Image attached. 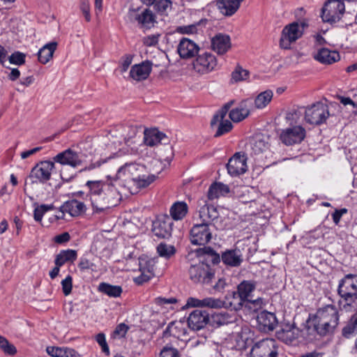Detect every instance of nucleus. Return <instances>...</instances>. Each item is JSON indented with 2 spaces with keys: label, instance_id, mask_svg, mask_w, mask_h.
<instances>
[{
  "label": "nucleus",
  "instance_id": "ddd939ff",
  "mask_svg": "<svg viewBox=\"0 0 357 357\" xmlns=\"http://www.w3.org/2000/svg\"><path fill=\"white\" fill-rule=\"evenodd\" d=\"M129 18L131 22H137L141 29H149L154 26L156 23L155 15L149 8H146L140 13L135 10H130L129 11Z\"/></svg>",
  "mask_w": 357,
  "mask_h": 357
},
{
  "label": "nucleus",
  "instance_id": "79ce46f5",
  "mask_svg": "<svg viewBox=\"0 0 357 357\" xmlns=\"http://www.w3.org/2000/svg\"><path fill=\"white\" fill-rule=\"evenodd\" d=\"M273 93L271 90H266L258 94L255 99V106L257 109L266 107L273 98Z\"/></svg>",
  "mask_w": 357,
  "mask_h": 357
},
{
  "label": "nucleus",
  "instance_id": "bb28decb",
  "mask_svg": "<svg viewBox=\"0 0 357 357\" xmlns=\"http://www.w3.org/2000/svg\"><path fill=\"white\" fill-rule=\"evenodd\" d=\"M256 283L254 281L243 280L237 287V291H232L234 298L239 297L240 303L245 302L250 294L255 289Z\"/></svg>",
  "mask_w": 357,
  "mask_h": 357
},
{
  "label": "nucleus",
  "instance_id": "4d7b16f0",
  "mask_svg": "<svg viewBox=\"0 0 357 357\" xmlns=\"http://www.w3.org/2000/svg\"><path fill=\"white\" fill-rule=\"evenodd\" d=\"M197 26L198 24L180 26L176 28V31L177 33L181 34H194L197 32Z\"/></svg>",
  "mask_w": 357,
  "mask_h": 357
},
{
  "label": "nucleus",
  "instance_id": "72a5a7b5",
  "mask_svg": "<svg viewBox=\"0 0 357 357\" xmlns=\"http://www.w3.org/2000/svg\"><path fill=\"white\" fill-rule=\"evenodd\" d=\"M188 206L184 202H176L170 208L169 213L173 220H182L188 213Z\"/></svg>",
  "mask_w": 357,
  "mask_h": 357
},
{
  "label": "nucleus",
  "instance_id": "aec40b11",
  "mask_svg": "<svg viewBox=\"0 0 357 357\" xmlns=\"http://www.w3.org/2000/svg\"><path fill=\"white\" fill-rule=\"evenodd\" d=\"M199 47L193 40L182 38L178 45L177 52L181 58L189 59L198 54Z\"/></svg>",
  "mask_w": 357,
  "mask_h": 357
},
{
  "label": "nucleus",
  "instance_id": "5701e85b",
  "mask_svg": "<svg viewBox=\"0 0 357 357\" xmlns=\"http://www.w3.org/2000/svg\"><path fill=\"white\" fill-rule=\"evenodd\" d=\"M54 161L61 165H68L73 167L82 164V160L79 155L76 152L73 151L70 149L58 153L54 157Z\"/></svg>",
  "mask_w": 357,
  "mask_h": 357
},
{
  "label": "nucleus",
  "instance_id": "7c9ffc66",
  "mask_svg": "<svg viewBox=\"0 0 357 357\" xmlns=\"http://www.w3.org/2000/svg\"><path fill=\"white\" fill-rule=\"evenodd\" d=\"M277 337L286 344H291L299 335L298 328L294 326H286L276 333Z\"/></svg>",
  "mask_w": 357,
  "mask_h": 357
},
{
  "label": "nucleus",
  "instance_id": "e433bc0d",
  "mask_svg": "<svg viewBox=\"0 0 357 357\" xmlns=\"http://www.w3.org/2000/svg\"><path fill=\"white\" fill-rule=\"evenodd\" d=\"M249 114L250 110L246 105V101H243L238 107L230 111L229 116L234 122H240L245 119Z\"/></svg>",
  "mask_w": 357,
  "mask_h": 357
},
{
  "label": "nucleus",
  "instance_id": "f03ea898",
  "mask_svg": "<svg viewBox=\"0 0 357 357\" xmlns=\"http://www.w3.org/2000/svg\"><path fill=\"white\" fill-rule=\"evenodd\" d=\"M337 293L341 298L340 302L344 303V307L355 303L357 301V275H346L339 282Z\"/></svg>",
  "mask_w": 357,
  "mask_h": 357
},
{
  "label": "nucleus",
  "instance_id": "393cba45",
  "mask_svg": "<svg viewBox=\"0 0 357 357\" xmlns=\"http://www.w3.org/2000/svg\"><path fill=\"white\" fill-rule=\"evenodd\" d=\"M224 305V302L220 299L213 298L211 297L205 298L204 299H198L196 298L190 297L187 300L186 305L193 307H208L211 308H220Z\"/></svg>",
  "mask_w": 357,
  "mask_h": 357
},
{
  "label": "nucleus",
  "instance_id": "680f3d73",
  "mask_svg": "<svg viewBox=\"0 0 357 357\" xmlns=\"http://www.w3.org/2000/svg\"><path fill=\"white\" fill-rule=\"evenodd\" d=\"M245 302L246 307L250 309H253V310L255 311L261 307V305L263 304V299L261 298H257V299L255 300L248 299L247 301H245Z\"/></svg>",
  "mask_w": 357,
  "mask_h": 357
},
{
  "label": "nucleus",
  "instance_id": "dca6fc26",
  "mask_svg": "<svg viewBox=\"0 0 357 357\" xmlns=\"http://www.w3.org/2000/svg\"><path fill=\"white\" fill-rule=\"evenodd\" d=\"M228 173L231 176L243 174L248 169L247 157L245 153H236L227 164Z\"/></svg>",
  "mask_w": 357,
  "mask_h": 357
},
{
  "label": "nucleus",
  "instance_id": "a18cd8bd",
  "mask_svg": "<svg viewBox=\"0 0 357 357\" xmlns=\"http://www.w3.org/2000/svg\"><path fill=\"white\" fill-rule=\"evenodd\" d=\"M159 157L161 160L169 162L174 158L173 148L169 141L164 143V146L158 149Z\"/></svg>",
  "mask_w": 357,
  "mask_h": 357
},
{
  "label": "nucleus",
  "instance_id": "c03bdc74",
  "mask_svg": "<svg viewBox=\"0 0 357 357\" xmlns=\"http://www.w3.org/2000/svg\"><path fill=\"white\" fill-rule=\"evenodd\" d=\"M356 332H357V308L349 323L342 328V334L344 337L349 338Z\"/></svg>",
  "mask_w": 357,
  "mask_h": 357
},
{
  "label": "nucleus",
  "instance_id": "a211bd4d",
  "mask_svg": "<svg viewBox=\"0 0 357 357\" xmlns=\"http://www.w3.org/2000/svg\"><path fill=\"white\" fill-rule=\"evenodd\" d=\"M139 167L136 163H126L119 168L116 174V178L122 180L128 185H130L131 183H133L135 180L137 179V175L139 173Z\"/></svg>",
  "mask_w": 357,
  "mask_h": 357
},
{
  "label": "nucleus",
  "instance_id": "4be33fe9",
  "mask_svg": "<svg viewBox=\"0 0 357 357\" xmlns=\"http://www.w3.org/2000/svg\"><path fill=\"white\" fill-rule=\"evenodd\" d=\"M152 70V63L150 61H145L131 67L130 76L137 82L145 80L149 76Z\"/></svg>",
  "mask_w": 357,
  "mask_h": 357
},
{
  "label": "nucleus",
  "instance_id": "cd10ccee",
  "mask_svg": "<svg viewBox=\"0 0 357 357\" xmlns=\"http://www.w3.org/2000/svg\"><path fill=\"white\" fill-rule=\"evenodd\" d=\"M221 260L228 266L238 267L243 262V255L239 250H227L221 255Z\"/></svg>",
  "mask_w": 357,
  "mask_h": 357
},
{
  "label": "nucleus",
  "instance_id": "4468645a",
  "mask_svg": "<svg viewBox=\"0 0 357 357\" xmlns=\"http://www.w3.org/2000/svg\"><path fill=\"white\" fill-rule=\"evenodd\" d=\"M250 355L252 357H277L278 352L275 341L271 339L256 344L252 347Z\"/></svg>",
  "mask_w": 357,
  "mask_h": 357
},
{
  "label": "nucleus",
  "instance_id": "7ed1b4c3",
  "mask_svg": "<svg viewBox=\"0 0 357 357\" xmlns=\"http://www.w3.org/2000/svg\"><path fill=\"white\" fill-rule=\"evenodd\" d=\"M345 11L344 3L341 0H328L321 9V17L324 22L331 24L339 22Z\"/></svg>",
  "mask_w": 357,
  "mask_h": 357
},
{
  "label": "nucleus",
  "instance_id": "c9c22d12",
  "mask_svg": "<svg viewBox=\"0 0 357 357\" xmlns=\"http://www.w3.org/2000/svg\"><path fill=\"white\" fill-rule=\"evenodd\" d=\"M229 192V188L227 185L222 183H213L208 191V198L210 200L217 199L220 196H225Z\"/></svg>",
  "mask_w": 357,
  "mask_h": 357
},
{
  "label": "nucleus",
  "instance_id": "864d4df0",
  "mask_svg": "<svg viewBox=\"0 0 357 357\" xmlns=\"http://www.w3.org/2000/svg\"><path fill=\"white\" fill-rule=\"evenodd\" d=\"M233 125L229 120L221 121L218 124L217 130L214 135L215 137H219L231 130Z\"/></svg>",
  "mask_w": 357,
  "mask_h": 357
},
{
  "label": "nucleus",
  "instance_id": "3c124183",
  "mask_svg": "<svg viewBox=\"0 0 357 357\" xmlns=\"http://www.w3.org/2000/svg\"><path fill=\"white\" fill-rule=\"evenodd\" d=\"M249 76V71L238 65L231 73V79L235 82L245 80Z\"/></svg>",
  "mask_w": 357,
  "mask_h": 357
},
{
  "label": "nucleus",
  "instance_id": "9d476101",
  "mask_svg": "<svg viewBox=\"0 0 357 357\" xmlns=\"http://www.w3.org/2000/svg\"><path fill=\"white\" fill-rule=\"evenodd\" d=\"M306 135L305 129L301 126L287 128L281 131L280 139L286 146L300 144Z\"/></svg>",
  "mask_w": 357,
  "mask_h": 357
},
{
  "label": "nucleus",
  "instance_id": "f704fd0d",
  "mask_svg": "<svg viewBox=\"0 0 357 357\" xmlns=\"http://www.w3.org/2000/svg\"><path fill=\"white\" fill-rule=\"evenodd\" d=\"M84 208V204L76 199L68 200L62 205V209L64 210V211H67L70 216H77L80 215Z\"/></svg>",
  "mask_w": 357,
  "mask_h": 357
},
{
  "label": "nucleus",
  "instance_id": "2f4dec72",
  "mask_svg": "<svg viewBox=\"0 0 357 357\" xmlns=\"http://www.w3.org/2000/svg\"><path fill=\"white\" fill-rule=\"evenodd\" d=\"M241 3L239 0H219L217 5L223 15L231 16L238 10Z\"/></svg>",
  "mask_w": 357,
  "mask_h": 357
},
{
  "label": "nucleus",
  "instance_id": "4c0bfd02",
  "mask_svg": "<svg viewBox=\"0 0 357 357\" xmlns=\"http://www.w3.org/2000/svg\"><path fill=\"white\" fill-rule=\"evenodd\" d=\"M77 259V252L74 250H61L56 255L54 264L55 265L62 266L66 263H73Z\"/></svg>",
  "mask_w": 357,
  "mask_h": 357
},
{
  "label": "nucleus",
  "instance_id": "58836bf2",
  "mask_svg": "<svg viewBox=\"0 0 357 357\" xmlns=\"http://www.w3.org/2000/svg\"><path fill=\"white\" fill-rule=\"evenodd\" d=\"M46 350L52 357H74L77 354L74 349L67 347H47Z\"/></svg>",
  "mask_w": 357,
  "mask_h": 357
},
{
  "label": "nucleus",
  "instance_id": "49530a36",
  "mask_svg": "<svg viewBox=\"0 0 357 357\" xmlns=\"http://www.w3.org/2000/svg\"><path fill=\"white\" fill-rule=\"evenodd\" d=\"M157 252L158 255L165 259H169L176 253V248L174 245H167L165 243H160L157 246Z\"/></svg>",
  "mask_w": 357,
  "mask_h": 357
},
{
  "label": "nucleus",
  "instance_id": "f3484780",
  "mask_svg": "<svg viewBox=\"0 0 357 357\" xmlns=\"http://www.w3.org/2000/svg\"><path fill=\"white\" fill-rule=\"evenodd\" d=\"M269 148L270 144L268 139L262 135L254 136L245 146L246 151L253 156H257L267 152Z\"/></svg>",
  "mask_w": 357,
  "mask_h": 357
},
{
  "label": "nucleus",
  "instance_id": "6ab92c4d",
  "mask_svg": "<svg viewBox=\"0 0 357 357\" xmlns=\"http://www.w3.org/2000/svg\"><path fill=\"white\" fill-rule=\"evenodd\" d=\"M209 313L206 310H195L188 317V326L194 331H199L208 324Z\"/></svg>",
  "mask_w": 357,
  "mask_h": 357
},
{
  "label": "nucleus",
  "instance_id": "c756f323",
  "mask_svg": "<svg viewBox=\"0 0 357 357\" xmlns=\"http://www.w3.org/2000/svg\"><path fill=\"white\" fill-rule=\"evenodd\" d=\"M314 59L324 64H331L340 60L337 52L331 51L328 48H321L314 56Z\"/></svg>",
  "mask_w": 357,
  "mask_h": 357
},
{
  "label": "nucleus",
  "instance_id": "37998d69",
  "mask_svg": "<svg viewBox=\"0 0 357 357\" xmlns=\"http://www.w3.org/2000/svg\"><path fill=\"white\" fill-rule=\"evenodd\" d=\"M229 317L227 313H214L209 316L208 324L213 327H220L229 322Z\"/></svg>",
  "mask_w": 357,
  "mask_h": 357
},
{
  "label": "nucleus",
  "instance_id": "6e6d98bb",
  "mask_svg": "<svg viewBox=\"0 0 357 357\" xmlns=\"http://www.w3.org/2000/svg\"><path fill=\"white\" fill-rule=\"evenodd\" d=\"M305 109L306 107H297L296 108H293L287 114V119L296 123L303 114H305Z\"/></svg>",
  "mask_w": 357,
  "mask_h": 357
},
{
  "label": "nucleus",
  "instance_id": "9b49d317",
  "mask_svg": "<svg viewBox=\"0 0 357 357\" xmlns=\"http://www.w3.org/2000/svg\"><path fill=\"white\" fill-rule=\"evenodd\" d=\"M173 220L167 215H159L153 222L152 231L160 238H168L172 236Z\"/></svg>",
  "mask_w": 357,
  "mask_h": 357
},
{
  "label": "nucleus",
  "instance_id": "052dcab7",
  "mask_svg": "<svg viewBox=\"0 0 357 357\" xmlns=\"http://www.w3.org/2000/svg\"><path fill=\"white\" fill-rule=\"evenodd\" d=\"M160 357H180V355L176 349L165 347L160 351Z\"/></svg>",
  "mask_w": 357,
  "mask_h": 357
},
{
  "label": "nucleus",
  "instance_id": "f8f14e48",
  "mask_svg": "<svg viewBox=\"0 0 357 357\" xmlns=\"http://www.w3.org/2000/svg\"><path fill=\"white\" fill-rule=\"evenodd\" d=\"M104 184L100 181H91V203L96 212L109 208L105 202V194L102 188Z\"/></svg>",
  "mask_w": 357,
  "mask_h": 357
},
{
  "label": "nucleus",
  "instance_id": "0eeeda50",
  "mask_svg": "<svg viewBox=\"0 0 357 357\" xmlns=\"http://www.w3.org/2000/svg\"><path fill=\"white\" fill-rule=\"evenodd\" d=\"M189 275L194 283L208 284L214 277V273L208 264L199 263L190 267Z\"/></svg>",
  "mask_w": 357,
  "mask_h": 357
},
{
  "label": "nucleus",
  "instance_id": "de8ad7c7",
  "mask_svg": "<svg viewBox=\"0 0 357 357\" xmlns=\"http://www.w3.org/2000/svg\"><path fill=\"white\" fill-rule=\"evenodd\" d=\"M112 163V158L111 157L105 156L104 158L99 157L97 153H94L91 158V169L100 167L101 165L105 167Z\"/></svg>",
  "mask_w": 357,
  "mask_h": 357
},
{
  "label": "nucleus",
  "instance_id": "20e7f679",
  "mask_svg": "<svg viewBox=\"0 0 357 357\" xmlns=\"http://www.w3.org/2000/svg\"><path fill=\"white\" fill-rule=\"evenodd\" d=\"M329 116L328 105L321 102L314 103L305 110V120L310 125L319 126L325 123Z\"/></svg>",
  "mask_w": 357,
  "mask_h": 357
},
{
  "label": "nucleus",
  "instance_id": "a878e982",
  "mask_svg": "<svg viewBox=\"0 0 357 357\" xmlns=\"http://www.w3.org/2000/svg\"><path fill=\"white\" fill-rule=\"evenodd\" d=\"M211 47L218 54H225L231 47L229 36L221 33L215 36L211 40Z\"/></svg>",
  "mask_w": 357,
  "mask_h": 357
},
{
  "label": "nucleus",
  "instance_id": "774afa93",
  "mask_svg": "<svg viewBox=\"0 0 357 357\" xmlns=\"http://www.w3.org/2000/svg\"><path fill=\"white\" fill-rule=\"evenodd\" d=\"M129 327L125 324H119L114 331V334L120 337H124L128 332Z\"/></svg>",
  "mask_w": 357,
  "mask_h": 357
},
{
  "label": "nucleus",
  "instance_id": "09e8293b",
  "mask_svg": "<svg viewBox=\"0 0 357 357\" xmlns=\"http://www.w3.org/2000/svg\"><path fill=\"white\" fill-rule=\"evenodd\" d=\"M0 349L9 356H14L17 353L16 347L1 335H0Z\"/></svg>",
  "mask_w": 357,
  "mask_h": 357
},
{
  "label": "nucleus",
  "instance_id": "bf43d9fd",
  "mask_svg": "<svg viewBox=\"0 0 357 357\" xmlns=\"http://www.w3.org/2000/svg\"><path fill=\"white\" fill-rule=\"evenodd\" d=\"M62 291L65 296H68L71 293L73 287V278L68 275L61 281Z\"/></svg>",
  "mask_w": 357,
  "mask_h": 357
},
{
  "label": "nucleus",
  "instance_id": "39448f33",
  "mask_svg": "<svg viewBox=\"0 0 357 357\" xmlns=\"http://www.w3.org/2000/svg\"><path fill=\"white\" fill-rule=\"evenodd\" d=\"M138 132V128L132 125H123L119 126L116 130L110 132L104 139V142L112 141V144H121L123 142L127 143L130 139L135 137Z\"/></svg>",
  "mask_w": 357,
  "mask_h": 357
},
{
  "label": "nucleus",
  "instance_id": "f257e3e1",
  "mask_svg": "<svg viewBox=\"0 0 357 357\" xmlns=\"http://www.w3.org/2000/svg\"><path fill=\"white\" fill-rule=\"evenodd\" d=\"M339 316L337 309L331 305L320 308L317 313L310 317L305 328L309 335L315 333L324 336L332 333L338 325Z\"/></svg>",
  "mask_w": 357,
  "mask_h": 357
},
{
  "label": "nucleus",
  "instance_id": "b1692460",
  "mask_svg": "<svg viewBox=\"0 0 357 357\" xmlns=\"http://www.w3.org/2000/svg\"><path fill=\"white\" fill-rule=\"evenodd\" d=\"M199 205L200 206L199 211V217L202 220V222L208 223L209 226H211V222L218 218V212L216 208L206 204L204 199H199Z\"/></svg>",
  "mask_w": 357,
  "mask_h": 357
},
{
  "label": "nucleus",
  "instance_id": "1a4fd4ad",
  "mask_svg": "<svg viewBox=\"0 0 357 357\" xmlns=\"http://www.w3.org/2000/svg\"><path fill=\"white\" fill-rule=\"evenodd\" d=\"M190 236L193 245H205L212 238L209 224L202 222L194 225L190 229Z\"/></svg>",
  "mask_w": 357,
  "mask_h": 357
},
{
  "label": "nucleus",
  "instance_id": "8fccbe9b",
  "mask_svg": "<svg viewBox=\"0 0 357 357\" xmlns=\"http://www.w3.org/2000/svg\"><path fill=\"white\" fill-rule=\"evenodd\" d=\"M172 1L170 0H155L153 8L161 15L167 14V9L171 8Z\"/></svg>",
  "mask_w": 357,
  "mask_h": 357
},
{
  "label": "nucleus",
  "instance_id": "473e14b6",
  "mask_svg": "<svg viewBox=\"0 0 357 357\" xmlns=\"http://www.w3.org/2000/svg\"><path fill=\"white\" fill-rule=\"evenodd\" d=\"M57 43L52 41L45 45L38 52V61L43 63L46 64L53 57V54L56 50Z\"/></svg>",
  "mask_w": 357,
  "mask_h": 357
},
{
  "label": "nucleus",
  "instance_id": "423d86ee",
  "mask_svg": "<svg viewBox=\"0 0 357 357\" xmlns=\"http://www.w3.org/2000/svg\"><path fill=\"white\" fill-rule=\"evenodd\" d=\"M54 162L50 160L41 161L34 166L29 176L31 183H45L50 179Z\"/></svg>",
  "mask_w": 357,
  "mask_h": 357
},
{
  "label": "nucleus",
  "instance_id": "6e6552de",
  "mask_svg": "<svg viewBox=\"0 0 357 357\" xmlns=\"http://www.w3.org/2000/svg\"><path fill=\"white\" fill-rule=\"evenodd\" d=\"M305 24H302V28ZM303 30L298 22H293L284 26L282 31L280 45L283 49H289L290 45L294 43L303 35Z\"/></svg>",
  "mask_w": 357,
  "mask_h": 357
},
{
  "label": "nucleus",
  "instance_id": "0e129e2a",
  "mask_svg": "<svg viewBox=\"0 0 357 357\" xmlns=\"http://www.w3.org/2000/svg\"><path fill=\"white\" fill-rule=\"evenodd\" d=\"M160 35H150L143 38V43L146 46H154L158 43Z\"/></svg>",
  "mask_w": 357,
  "mask_h": 357
},
{
  "label": "nucleus",
  "instance_id": "2eb2a0df",
  "mask_svg": "<svg viewBox=\"0 0 357 357\" xmlns=\"http://www.w3.org/2000/svg\"><path fill=\"white\" fill-rule=\"evenodd\" d=\"M192 64L195 71L201 74H205L212 71L215 68L217 59L211 53L204 52L198 54Z\"/></svg>",
  "mask_w": 357,
  "mask_h": 357
},
{
  "label": "nucleus",
  "instance_id": "69168bd1",
  "mask_svg": "<svg viewBox=\"0 0 357 357\" xmlns=\"http://www.w3.org/2000/svg\"><path fill=\"white\" fill-rule=\"evenodd\" d=\"M132 61V56L127 54L123 56L121 60V72H126Z\"/></svg>",
  "mask_w": 357,
  "mask_h": 357
},
{
  "label": "nucleus",
  "instance_id": "603ef678",
  "mask_svg": "<svg viewBox=\"0 0 357 357\" xmlns=\"http://www.w3.org/2000/svg\"><path fill=\"white\" fill-rule=\"evenodd\" d=\"M155 179V175H149L147 176H141L139 174L137 175V178L135 180L133 185H137L139 188H146L153 183Z\"/></svg>",
  "mask_w": 357,
  "mask_h": 357
},
{
  "label": "nucleus",
  "instance_id": "412c9836",
  "mask_svg": "<svg viewBox=\"0 0 357 357\" xmlns=\"http://www.w3.org/2000/svg\"><path fill=\"white\" fill-rule=\"evenodd\" d=\"M257 321L259 329L263 332L272 331L278 325V320L275 314L266 310L257 314Z\"/></svg>",
  "mask_w": 357,
  "mask_h": 357
},
{
  "label": "nucleus",
  "instance_id": "e2e57ef3",
  "mask_svg": "<svg viewBox=\"0 0 357 357\" xmlns=\"http://www.w3.org/2000/svg\"><path fill=\"white\" fill-rule=\"evenodd\" d=\"M140 272L141 275L134 278V282L138 285L143 284L144 282L149 281L153 278L151 274H148L144 271Z\"/></svg>",
  "mask_w": 357,
  "mask_h": 357
},
{
  "label": "nucleus",
  "instance_id": "13d9d810",
  "mask_svg": "<svg viewBox=\"0 0 357 357\" xmlns=\"http://www.w3.org/2000/svg\"><path fill=\"white\" fill-rule=\"evenodd\" d=\"M96 340L98 343V344L101 347L102 351L105 353L107 356L109 355V349L106 342L105 335L104 333H98L96 336Z\"/></svg>",
  "mask_w": 357,
  "mask_h": 357
},
{
  "label": "nucleus",
  "instance_id": "5fc2aeb1",
  "mask_svg": "<svg viewBox=\"0 0 357 357\" xmlns=\"http://www.w3.org/2000/svg\"><path fill=\"white\" fill-rule=\"evenodd\" d=\"M8 61L11 64L17 66L23 65L26 61V54L23 52L16 51L8 56Z\"/></svg>",
  "mask_w": 357,
  "mask_h": 357
},
{
  "label": "nucleus",
  "instance_id": "ea45409f",
  "mask_svg": "<svg viewBox=\"0 0 357 357\" xmlns=\"http://www.w3.org/2000/svg\"><path fill=\"white\" fill-rule=\"evenodd\" d=\"M98 289L99 291L110 296V297H119L121 296L123 290L121 286L112 285L106 282H101Z\"/></svg>",
  "mask_w": 357,
  "mask_h": 357
},
{
  "label": "nucleus",
  "instance_id": "338daca9",
  "mask_svg": "<svg viewBox=\"0 0 357 357\" xmlns=\"http://www.w3.org/2000/svg\"><path fill=\"white\" fill-rule=\"evenodd\" d=\"M229 285L227 280L224 278H220L218 282L213 285L215 291L218 292H223L225 289Z\"/></svg>",
  "mask_w": 357,
  "mask_h": 357
},
{
  "label": "nucleus",
  "instance_id": "c85d7f7f",
  "mask_svg": "<svg viewBox=\"0 0 357 357\" xmlns=\"http://www.w3.org/2000/svg\"><path fill=\"white\" fill-rule=\"evenodd\" d=\"M144 134V144L149 146H156L162 143V141L164 143L169 141L165 134L160 132L157 129L145 130Z\"/></svg>",
  "mask_w": 357,
  "mask_h": 357
},
{
  "label": "nucleus",
  "instance_id": "a19ab883",
  "mask_svg": "<svg viewBox=\"0 0 357 357\" xmlns=\"http://www.w3.org/2000/svg\"><path fill=\"white\" fill-rule=\"evenodd\" d=\"M155 259L149 258L148 257H142L139 258V271H144L148 274L155 275Z\"/></svg>",
  "mask_w": 357,
  "mask_h": 357
}]
</instances>
